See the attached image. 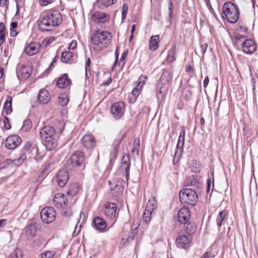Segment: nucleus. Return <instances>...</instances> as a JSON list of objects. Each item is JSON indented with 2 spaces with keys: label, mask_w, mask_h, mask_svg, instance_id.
Returning a JSON list of instances; mask_svg holds the SVG:
<instances>
[{
  "label": "nucleus",
  "mask_w": 258,
  "mask_h": 258,
  "mask_svg": "<svg viewBox=\"0 0 258 258\" xmlns=\"http://www.w3.org/2000/svg\"><path fill=\"white\" fill-rule=\"evenodd\" d=\"M117 0H99L96 3V5L97 6L100 3L102 4L105 7H107L109 6H111L114 4Z\"/></svg>",
  "instance_id": "43"
},
{
  "label": "nucleus",
  "mask_w": 258,
  "mask_h": 258,
  "mask_svg": "<svg viewBox=\"0 0 258 258\" xmlns=\"http://www.w3.org/2000/svg\"><path fill=\"white\" fill-rule=\"evenodd\" d=\"M192 240L191 235H179L176 239V244L178 248L186 249L190 246Z\"/></svg>",
  "instance_id": "12"
},
{
  "label": "nucleus",
  "mask_w": 258,
  "mask_h": 258,
  "mask_svg": "<svg viewBox=\"0 0 258 258\" xmlns=\"http://www.w3.org/2000/svg\"><path fill=\"white\" fill-rule=\"evenodd\" d=\"M91 19L96 23H105L109 21L110 16L106 13L94 11L91 14Z\"/></svg>",
  "instance_id": "11"
},
{
  "label": "nucleus",
  "mask_w": 258,
  "mask_h": 258,
  "mask_svg": "<svg viewBox=\"0 0 258 258\" xmlns=\"http://www.w3.org/2000/svg\"><path fill=\"white\" fill-rule=\"evenodd\" d=\"M62 21L61 13L57 10L50 11L44 14L39 20L38 27L41 32L50 31Z\"/></svg>",
  "instance_id": "2"
},
{
  "label": "nucleus",
  "mask_w": 258,
  "mask_h": 258,
  "mask_svg": "<svg viewBox=\"0 0 258 258\" xmlns=\"http://www.w3.org/2000/svg\"><path fill=\"white\" fill-rule=\"evenodd\" d=\"M77 45V41L76 40H73L71 43L70 44L69 49V50H74L76 48Z\"/></svg>",
  "instance_id": "56"
},
{
  "label": "nucleus",
  "mask_w": 258,
  "mask_h": 258,
  "mask_svg": "<svg viewBox=\"0 0 258 258\" xmlns=\"http://www.w3.org/2000/svg\"><path fill=\"white\" fill-rule=\"evenodd\" d=\"M108 183L110 185V189L111 194L115 197L119 196L122 192L123 187L120 182H113L111 183L110 181H108Z\"/></svg>",
  "instance_id": "22"
},
{
  "label": "nucleus",
  "mask_w": 258,
  "mask_h": 258,
  "mask_svg": "<svg viewBox=\"0 0 258 258\" xmlns=\"http://www.w3.org/2000/svg\"><path fill=\"white\" fill-rule=\"evenodd\" d=\"M209 78L208 76H206V78H205V79L204 80V82H203V85L205 88L207 87V86H208V85L209 84Z\"/></svg>",
  "instance_id": "63"
},
{
  "label": "nucleus",
  "mask_w": 258,
  "mask_h": 258,
  "mask_svg": "<svg viewBox=\"0 0 258 258\" xmlns=\"http://www.w3.org/2000/svg\"><path fill=\"white\" fill-rule=\"evenodd\" d=\"M132 94L135 97H137L139 96V95L140 94V90L138 88H135L133 90V91L132 92Z\"/></svg>",
  "instance_id": "58"
},
{
  "label": "nucleus",
  "mask_w": 258,
  "mask_h": 258,
  "mask_svg": "<svg viewBox=\"0 0 258 258\" xmlns=\"http://www.w3.org/2000/svg\"><path fill=\"white\" fill-rule=\"evenodd\" d=\"M55 40L53 37H48L45 38L42 41V45L44 46H47L51 44Z\"/></svg>",
  "instance_id": "48"
},
{
  "label": "nucleus",
  "mask_w": 258,
  "mask_h": 258,
  "mask_svg": "<svg viewBox=\"0 0 258 258\" xmlns=\"http://www.w3.org/2000/svg\"><path fill=\"white\" fill-rule=\"evenodd\" d=\"M173 17V6L172 1L171 0H169V7H168V16L167 18V21L170 24Z\"/></svg>",
  "instance_id": "38"
},
{
  "label": "nucleus",
  "mask_w": 258,
  "mask_h": 258,
  "mask_svg": "<svg viewBox=\"0 0 258 258\" xmlns=\"http://www.w3.org/2000/svg\"><path fill=\"white\" fill-rule=\"evenodd\" d=\"M56 252L54 250H46L42 253L41 258H52L55 254Z\"/></svg>",
  "instance_id": "44"
},
{
  "label": "nucleus",
  "mask_w": 258,
  "mask_h": 258,
  "mask_svg": "<svg viewBox=\"0 0 258 258\" xmlns=\"http://www.w3.org/2000/svg\"><path fill=\"white\" fill-rule=\"evenodd\" d=\"M195 164H196V165H197V166H196V167L195 172H200V170H201L200 163L198 161H196Z\"/></svg>",
  "instance_id": "62"
},
{
  "label": "nucleus",
  "mask_w": 258,
  "mask_h": 258,
  "mask_svg": "<svg viewBox=\"0 0 258 258\" xmlns=\"http://www.w3.org/2000/svg\"><path fill=\"white\" fill-rule=\"evenodd\" d=\"M128 11V7L127 4H123L122 8L121 18L123 20L125 19Z\"/></svg>",
  "instance_id": "49"
},
{
  "label": "nucleus",
  "mask_w": 258,
  "mask_h": 258,
  "mask_svg": "<svg viewBox=\"0 0 258 258\" xmlns=\"http://www.w3.org/2000/svg\"><path fill=\"white\" fill-rule=\"evenodd\" d=\"M56 216L55 209L52 207H46L43 208L40 213L42 221L46 224L53 222Z\"/></svg>",
  "instance_id": "8"
},
{
  "label": "nucleus",
  "mask_w": 258,
  "mask_h": 258,
  "mask_svg": "<svg viewBox=\"0 0 258 258\" xmlns=\"http://www.w3.org/2000/svg\"><path fill=\"white\" fill-rule=\"evenodd\" d=\"M171 81V77L170 73L167 71H163V74L160 79V82L163 86L168 88Z\"/></svg>",
  "instance_id": "27"
},
{
  "label": "nucleus",
  "mask_w": 258,
  "mask_h": 258,
  "mask_svg": "<svg viewBox=\"0 0 258 258\" xmlns=\"http://www.w3.org/2000/svg\"><path fill=\"white\" fill-rule=\"evenodd\" d=\"M125 104L123 102H117L113 103L111 107V113L113 117L119 119L124 112Z\"/></svg>",
  "instance_id": "9"
},
{
  "label": "nucleus",
  "mask_w": 258,
  "mask_h": 258,
  "mask_svg": "<svg viewBox=\"0 0 258 258\" xmlns=\"http://www.w3.org/2000/svg\"><path fill=\"white\" fill-rule=\"evenodd\" d=\"M12 98L9 96L8 97L4 106V109L7 115L10 114L12 112Z\"/></svg>",
  "instance_id": "37"
},
{
  "label": "nucleus",
  "mask_w": 258,
  "mask_h": 258,
  "mask_svg": "<svg viewBox=\"0 0 258 258\" xmlns=\"http://www.w3.org/2000/svg\"><path fill=\"white\" fill-rule=\"evenodd\" d=\"M65 123L59 122L58 128H54L51 125H46L41 128L39 134L41 139L45 142V146L48 151L55 149L57 145V141L63 132Z\"/></svg>",
  "instance_id": "1"
},
{
  "label": "nucleus",
  "mask_w": 258,
  "mask_h": 258,
  "mask_svg": "<svg viewBox=\"0 0 258 258\" xmlns=\"http://www.w3.org/2000/svg\"><path fill=\"white\" fill-rule=\"evenodd\" d=\"M227 213L226 211H222L219 213L216 218V223L219 227L222 225V223L227 216Z\"/></svg>",
  "instance_id": "35"
},
{
  "label": "nucleus",
  "mask_w": 258,
  "mask_h": 258,
  "mask_svg": "<svg viewBox=\"0 0 258 258\" xmlns=\"http://www.w3.org/2000/svg\"><path fill=\"white\" fill-rule=\"evenodd\" d=\"M157 203L154 198L149 199L146 210L153 213V211L157 208Z\"/></svg>",
  "instance_id": "34"
},
{
  "label": "nucleus",
  "mask_w": 258,
  "mask_h": 258,
  "mask_svg": "<svg viewBox=\"0 0 258 258\" xmlns=\"http://www.w3.org/2000/svg\"><path fill=\"white\" fill-rule=\"evenodd\" d=\"M112 38V34L109 31H96L91 37L94 49L100 50L106 48L111 43Z\"/></svg>",
  "instance_id": "3"
},
{
  "label": "nucleus",
  "mask_w": 258,
  "mask_h": 258,
  "mask_svg": "<svg viewBox=\"0 0 258 258\" xmlns=\"http://www.w3.org/2000/svg\"><path fill=\"white\" fill-rule=\"evenodd\" d=\"M6 29L3 22L0 23V46L5 40Z\"/></svg>",
  "instance_id": "40"
},
{
  "label": "nucleus",
  "mask_w": 258,
  "mask_h": 258,
  "mask_svg": "<svg viewBox=\"0 0 258 258\" xmlns=\"http://www.w3.org/2000/svg\"><path fill=\"white\" fill-rule=\"evenodd\" d=\"M117 207L114 203H106L104 205V214L109 220L116 218Z\"/></svg>",
  "instance_id": "10"
},
{
  "label": "nucleus",
  "mask_w": 258,
  "mask_h": 258,
  "mask_svg": "<svg viewBox=\"0 0 258 258\" xmlns=\"http://www.w3.org/2000/svg\"><path fill=\"white\" fill-rule=\"evenodd\" d=\"M26 159V154L24 153H22L20 154V157L18 158L14 159L13 162L15 165L19 166V165H21Z\"/></svg>",
  "instance_id": "41"
},
{
  "label": "nucleus",
  "mask_w": 258,
  "mask_h": 258,
  "mask_svg": "<svg viewBox=\"0 0 258 258\" xmlns=\"http://www.w3.org/2000/svg\"><path fill=\"white\" fill-rule=\"evenodd\" d=\"M71 84V80L69 78L67 74L63 75L56 81V85L57 87L64 89L69 86Z\"/></svg>",
  "instance_id": "26"
},
{
  "label": "nucleus",
  "mask_w": 258,
  "mask_h": 258,
  "mask_svg": "<svg viewBox=\"0 0 258 258\" xmlns=\"http://www.w3.org/2000/svg\"><path fill=\"white\" fill-rule=\"evenodd\" d=\"M66 164L72 167H85L86 159L85 154L81 151H77L67 160Z\"/></svg>",
  "instance_id": "6"
},
{
  "label": "nucleus",
  "mask_w": 258,
  "mask_h": 258,
  "mask_svg": "<svg viewBox=\"0 0 258 258\" xmlns=\"http://www.w3.org/2000/svg\"><path fill=\"white\" fill-rule=\"evenodd\" d=\"M83 145L88 149H92L96 145L95 137L91 134L85 135L81 139Z\"/></svg>",
  "instance_id": "18"
},
{
  "label": "nucleus",
  "mask_w": 258,
  "mask_h": 258,
  "mask_svg": "<svg viewBox=\"0 0 258 258\" xmlns=\"http://www.w3.org/2000/svg\"><path fill=\"white\" fill-rule=\"evenodd\" d=\"M32 127V122L30 119H26L24 122L23 125L21 128L22 131L27 132L30 130Z\"/></svg>",
  "instance_id": "42"
},
{
  "label": "nucleus",
  "mask_w": 258,
  "mask_h": 258,
  "mask_svg": "<svg viewBox=\"0 0 258 258\" xmlns=\"http://www.w3.org/2000/svg\"><path fill=\"white\" fill-rule=\"evenodd\" d=\"M167 87L162 86L156 93V96L159 101H162L168 91Z\"/></svg>",
  "instance_id": "31"
},
{
  "label": "nucleus",
  "mask_w": 258,
  "mask_h": 258,
  "mask_svg": "<svg viewBox=\"0 0 258 258\" xmlns=\"http://www.w3.org/2000/svg\"><path fill=\"white\" fill-rule=\"evenodd\" d=\"M74 53L72 52L65 51L61 53V60L63 62L71 63L73 62Z\"/></svg>",
  "instance_id": "29"
},
{
  "label": "nucleus",
  "mask_w": 258,
  "mask_h": 258,
  "mask_svg": "<svg viewBox=\"0 0 258 258\" xmlns=\"http://www.w3.org/2000/svg\"><path fill=\"white\" fill-rule=\"evenodd\" d=\"M25 235L27 239H31L34 237L36 233V223L33 220L29 221L24 228Z\"/></svg>",
  "instance_id": "15"
},
{
  "label": "nucleus",
  "mask_w": 258,
  "mask_h": 258,
  "mask_svg": "<svg viewBox=\"0 0 258 258\" xmlns=\"http://www.w3.org/2000/svg\"><path fill=\"white\" fill-rule=\"evenodd\" d=\"M37 99L40 103L47 104L50 100L49 92L45 89L40 90L38 94Z\"/></svg>",
  "instance_id": "25"
},
{
  "label": "nucleus",
  "mask_w": 258,
  "mask_h": 258,
  "mask_svg": "<svg viewBox=\"0 0 258 258\" xmlns=\"http://www.w3.org/2000/svg\"><path fill=\"white\" fill-rule=\"evenodd\" d=\"M137 228L132 226L131 232L128 233L127 237L122 238L121 242L119 244L120 247H124L127 246L131 242H132L135 238V236L137 234Z\"/></svg>",
  "instance_id": "20"
},
{
  "label": "nucleus",
  "mask_w": 258,
  "mask_h": 258,
  "mask_svg": "<svg viewBox=\"0 0 258 258\" xmlns=\"http://www.w3.org/2000/svg\"><path fill=\"white\" fill-rule=\"evenodd\" d=\"M40 48L39 43L36 42L31 43L29 44L25 49V53L30 55H33L37 53Z\"/></svg>",
  "instance_id": "24"
},
{
  "label": "nucleus",
  "mask_w": 258,
  "mask_h": 258,
  "mask_svg": "<svg viewBox=\"0 0 258 258\" xmlns=\"http://www.w3.org/2000/svg\"><path fill=\"white\" fill-rule=\"evenodd\" d=\"M58 56H55V57L53 58V61L52 62H51V63L50 64V66H49V68L48 69H47V70H50L52 69V68L54 67V63H55L57 61V60L58 59Z\"/></svg>",
  "instance_id": "60"
},
{
  "label": "nucleus",
  "mask_w": 258,
  "mask_h": 258,
  "mask_svg": "<svg viewBox=\"0 0 258 258\" xmlns=\"http://www.w3.org/2000/svg\"><path fill=\"white\" fill-rule=\"evenodd\" d=\"M179 200L182 204L195 206L198 201L197 192L190 188H183L179 194Z\"/></svg>",
  "instance_id": "5"
},
{
  "label": "nucleus",
  "mask_w": 258,
  "mask_h": 258,
  "mask_svg": "<svg viewBox=\"0 0 258 258\" xmlns=\"http://www.w3.org/2000/svg\"><path fill=\"white\" fill-rule=\"evenodd\" d=\"M190 211L187 208H182L178 212V219L180 223L186 224L190 218Z\"/></svg>",
  "instance_id": "21"
},
{
  "label": "nucleus",
  "mask_w": 258,
  "mask_h": 258,
  "mask_svg": "<svg viewBox=\"0 0 258 258\" xmlns=\"http://www.w3.org/2000/svg\"><path fill=\"white\" fill-rule=\"evenodd\" d=\"M185 230L186 232L188 234V235H191L192 234L194 233L197 229L196 225L192 223H186L185 224Z\"/></svg>",
  "instance_id": "33"
},
{
  "label": "nucleus",
  "mask_w": 258,
  "mask_h": 258,
  "mask_svg": "<svg viewBox=\"0 0 258 258\" xmlns=\"http://www.w3.org/2000/svg\"><path fill=\"white\" fill-rule=\"evenodd\" d=\"M93 223L95 228L100 231L104 232L107 227L105 221L101 217H96L93 220Z\"/></svg>",
  "instance_id": "23"
},
{
  "label": "nucleus",
  "mask_w": 258,
  "mask_h": 258,
  "mask_svg": "<svg viewBox=\"0 0 258 258\" xmlns=\"http://www.w3.org/2000/svg\"><path fill=\"white\" fill-rule=\"evenodd\" d=\"M130 156L128 154H124L122 157V160L118 171L119 173L122 175V176H125L127 183L130 177Z\"/></svg>",
  "instance_id": "7"
},
{
  "label": "nucleus",
  "mask_w": 258,
  "mask_h": 258,
  "mask_svg": "<svg viewBox=\"0 0 258 258\" xmlns=\"http://www.w3.org/2000/svg\"><path fill=\"white\" fill-rule=\"evenodd\" d=\"M21 138L17 135L9 136L6 140L5 145L7 148L11 150L16 149L21 143Z\"/></svg>",
  "instance_id": "13"
},
{
  "label": "nucleus",
  "mask_w": 258,
  "mask_h": 258,
  "mask_svg": "<svg viewBox=\"0 0 258 258\" xmlns=\"http://www.w3.org/2000/svg\"><path fill=\"white\" fill-rule=\"evenodd\" d=\"M7 219H2L0 220V227H4L7 223Z\"/></svg>",
  "instance_id": "61"
},
{
  "label": "nucleus",
  "mask_w": 258,
  "mask_h": 258,
  "mask_svg": "<svg viewBox=\"0 0 258 258\" xmlns=\"http://www.w3.org/2000/svg\"><path fill=\"white\" fill-rule=\"evenodd\" d=\"M127 53V51H124L123 53L121 54V56L120 58V62L123 61L125 58V56Z\"/></svg>",
  "instance_id": "64"
},
{
  "label": "nucleus",
  "mask_w": 258,
  "mask_h": 258,
  "mask_svg": "<svg viewBox=\"0 0 258 258\" xmlns=\"http://www.w3.org/2000/svg\"><path fill=\"white\" fill-rule=\"evenodd\" d=\"M207 47H208V44L206 43L201 45V50L203 54H204L206 52Z\"/></svg>",
  "instance_id": "59"
},
{
  "label": "nucleus",
  "mask_w": 258,
  "mask_h": 258,
  "mask_svg": "<svg viewBox=\"0 0 258 258\" xmlns=\"http://www.w3.org/2000/svg\"><path fill=\"white\" fill-rule=\"evenodd\" d=\"M52 3V0H39L41 6H45Z\"/></svg>",
  "instance_id": "55"
},
{
  "label": "nucleus",
  "mask_w": 258,
  "mask_h": 258,
  "mask_svg": "<svg viewBox=\"0 0 258 258\" xmlns=\"http://www.w3.org/2000/svg\"><path fill=\"white\" fill-rule=\"evenodd\" d=\"M159 36L158 35L152 36L150 39L149 48L151 50H156L159 47Z\"/></svg>",
  "instance_id": "28"
},
{
  "label": "nucleus",
  "mask_w": 258,
  "mask_h": 258,
  "mask_svg": "<svg viewBox=\"0 0 258 258\" xmlns=\"http://www.w3.org/2000/svg\"><path fill=\"white\" fill-rule=\"evenodd\" d=\"M223 17L231 23H236L239 19L238 8L231 2L225 3L223 6Z\"/></svg>",
  "instance_id": "4"
},
{
  "label": "nucleus",
  "mask_w": 258,
  "mask_h": 258,
  "mask_svg": "<svg viewBox=\"0 0 258 258\" xmlns=\"http://www.w3.org/2000/svg\"><path fill=\"white\" fill-rule=\"evenodd\" d=\"M176 54L174 47L171 48L168 51L166 60L169 62H173L176 60Z\"/></svg>",
  "instance_id": "32"
},
{
  "label": "nucleus",
  "mask_w": 258,
  "mask_h": 258,
  "mask_svg": "<svg viewBox=\"0 0 258 258\" xmlns=\"http://www.w3.org/2000/svg\"><path fill=\"white\" fill-rule=\"evenodd\" d=\"M152 214V212L149 211V210H146L144 212L143 214V220L146 224H148L150 222L151 220Z\"/></svg>",
  "instance_id": "45"
},
{
  "label": "nucleus",
  "mask_w": 258,
  "mask_h": 258,
  "mask_svg": "<svg viewBox=\"0 0 258 258\" xmlns=\"http://www.w3.org/2000/svg\"><path fill=\"white\" fill-rule=\"evenodd\" d=\"M185 129L184 127H182L180 135L179 136L178 140L177 142L176 148V151L175 153V156H179L183 150V147L184 146V139H185Z\"/></svg>",
  "instance_id": "19"
},
{
  "label": "nucleus",
  "mask_w": 258,
  "mask_h": 258,
  "mask_svg": "<svg viewBox=\"0 0 258 258\" xmlns=\"http://www.w3.org/2000/svg\"><path fill=\"white\" fill-rule=\"evenodd\" d=\"M214 256L215 255L212 252L207 251L202 255L200 258H213Z\"/></svg>",
  "instance_id": "52"
},
{
  "label": "nucleus",
  "mask_w": 258,
  "mask_h": 258,
  "mask_svg": "<svg viewBox=\"0 0 258 258\" xmlns=\"http://www.w3.org/2000/svg\"><path fill=\"white\" fill-rule=\"evenodd\" d=\"M62 214L65 216L68 217L72 215V212L70 208H68L67 209L63 210V211H62Z\"/></svg>",
  "instance_id": "53"
},
{
  "label": "nucleus",
  "mask_w": 258,
  "mask_h": 258,
  "mask_svg": "<svg viewBox=\"0 0 258 258\" xmlns=\"http://www.w3.org/2000/svg\"><path fill=\"white\" fill-rule=\"evenodd\" d=\"M140 150V140L139 139H135L134 141L133 148L132 150L133 153L136 152L137 154H139Z\"/></svg>",
  "instance_id": "46"
},
{
  "label": "nucleus",
  "mask_w": 258,
  "mask_h": 258,
  "mask_svg": "<svg viewBox=\"0 0 258 258\" xmlns=\"http://www.w3.org/2000/svg\"><path fill=\"white\" fill-rule=\"evenodd\" d=\"M78 223H77L76 224L75 229L74 231L73 234V235L74 237L78 235L81 231V226H80L79 228H78Z\"/></svg>",
  "instance_id": "57"
},
{
  "label": "nucleus",
  "mask_w": 258,
  "mask_h": 258,
  "mask_svg": "<svg viewBox=\"0 0 258 258\" xmlns=\"http://www.w3.org/2000/svg\"><path fill=\"white\" fill-rule=\"evenodd\" d=\"M80 190L79 186L77 183L72 184L67 191V194L71 196L74 197L78 194Z\"/></svg>",
  "instance_id": "30"
},
{
  "label": "nucleus",
  "mask_w": 258,
  "mask_h": 258,
  "mask_svg": "<svg viewBox=\"0 0 258 258\" xmlns=\"http://www.w3.org/2000/svg\"><path fill=\"white\" fill-rule=\"evenodd\" d=\"M198 183L196 177L194 175L187 177L184 181L185 185L186 186H194L197 185Z\"/></svg>",
  "instance_id": "36"
},
{
  "label": "nucleus",
  "mask_w": 258,
  "mask_h": 258,
  "mask_svg": "<svg viewBox=\"0 0 258 258\" xmlns=\"http://www.w3.org/2000/svg\"><path fill=\"white\" fill-rule=\"evenodd\" d=\"M69 177V173L66 169L60 170L55 176L58 185L61 187L64 186L68 181Z\"/></svg>",
  "instance_id": "14"
},
{
  "label": "nucleus",
  "mask_w": 258,
  "mask_h": 258,
  "mask_svg": "<svg viewBox=\"0 0 258 258\" xmlns=\"http://www.w3.org/2000/svg\"><path fill=\"white\" fill-rule=\"evenodd\" d=\"M3 122L6 129L9 130L11 128V125L9 122V119L7 117H5Z\"/></svg>",
  "instance_id": "54"
},
{
  "label": "nucleus",
  "mask_w": 258,
  "mask_h": 258,
  "mask_svg": "<svg viewBox=\"0 0 258 258\" xmlns=\"http://www.w3.org/2000/svg\"><path fill=\"white\" fill-rule=\"evenodd\" d=\"M123 137V136H122L118 138L117 139H116L114 141L113 145L114 146L115 150H116L117 148H118L119 147V146L120 145Z\"/></svg>",
  "instance_id": "51"
},
{
  "label": "nucleus",
  "mask_w": 258,
  "mask_h": 258,
  "mask_svg": "<svg viewBox=\"0 0 258 258\" xmlns=\"http://www.w3.org/2000/svg\"><path fill=\"white\" fill-rule=\"evenodd\" d=\"M69 100V98L64 95L59 96L58 98V103L62 106L66 105L68 103Z\"/></svg>",
  "instance_id": "47"
},
{
  "label": "nucleus",
  "mask_w": 258,
  "mask_h": 258,
  "mask_svg": "<svg viewBox=\"0 0 258 258\" xmlns=\"http://www.w3.org/2000/svg\"><path fill=\"white\" fill-rule=\"evenodd\" d=\"M21 73L25 78H28L31 74V68L28 66H23L21 68Z\"/></svg>",
  "instance_id": "39"
},
{
  "label": "nucleus",
  "mask_w": 258,
  "mask_h": 258,
  "mask_svg": "<svg viewBox=\"0 0 258 258\" xmlns=\"http://www.w3.org/2000/svg\"><path fill=\"white\" fill-rule=\"evenodd\" d=\"M256 49V44L252 39H246L243 42L242 49L244 53L251 54L255 51Z\"/></svg>",
  "instance_id": "17"
},
{
  "label": "nucleus",
  "mask_w": 258,
  "mask_h": 258,
  "mask_svg": "<svg viewBox=\"0 0 258 258\" xmlns=\"http://www.w3.org/2000/svg\"><path fill=\"white\" fill-rule=\"evenodd\" d=\"M90 63H91L90 59L89 58L86 62V66H85L86 77H88L89 75H91V71L90 70Z\"/></svg>",
  "instance_id": "50"
},
{
  "label": "nucleus",
  "mask_w": 258,
  "mask_h": 258,
  "mask_svg": "<svg viewBox=\"0 0 258 258\" xmlns=\"http://www.w3.org/2000/svg\"><path fill=\"white\" fill-rule=\"evenodd\" d=\"M67 202L68 200L65 195L61 193H57L55 195L53 199V204L57 208L64 209Z\"/></svg>",
  "instance_id": "16"
}]
</instances>
